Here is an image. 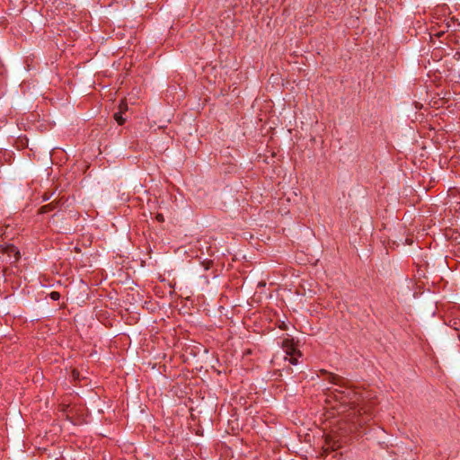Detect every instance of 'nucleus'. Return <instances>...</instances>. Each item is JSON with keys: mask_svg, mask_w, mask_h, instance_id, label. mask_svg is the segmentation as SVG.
<instances>
[{"mask_svg": "<svg viewBox=\"0 0 460 460\" xmlns=\"http://www.w3.org/2000/svg\"><path fill=\"white\" fill-rule=\"evenodd\" d=\"M327 401L331 402L332 400L339 402L337 405H333V408L341 409L340 412H345L347 408L351 412L348 415V417L353 421L361 425L363 422H366L368 418H363L362 420L354 419L358 418V415L360 416L362 411L366 412L365 406L361 405V400L358 394L349 387H342L333 388L329 391L327 395Z\"/></svg>", "mask_w": 460, "mask_h": 460, "instance_id": "f257e3e1", "label": "nucleus"}, {"mask_svg": "<svg viewBox=\"0 0 460 460\" xmlns=\"http://www.w3.org/2000/svg\"><path fill=\"white\" fill-rule=\"evenodd\" d=\"M282 348L287 355L285 359H288L289 363L292 365H297L298 358L301 357V352L296 349L293 341L285 339L282 341Z\"/></svg>", "mask_w": 460, "mask_h": 460, "instance_id": "f03ea898", "label": "nucleus"}, {"mask_svg": "<svg viewBox=\"0 0 460 460\" xmlns=\"http://www.w3.org/2000/svg\"><path fill=\"white\" fill-rule=\"evenodd\" d=\"M58 201H53V202H51V203H49V204H47V205H45V206H42V207L40 208L39 212H40V214L49 213V212H50V211L54 210V209L58 207Z\"/></svg>", "mask_w": 460, "mask_h": 460, "instance_id": "7ed1b4c3", "label": "nucleus"}, {"mask_svg": "<svg viewBox=\"0 0 460 460\" xmlns=\"http://www.w3.org/2000/svg\"><path fill=\"white\" fill-rule=\"evenodd\" d=\"M114 119L119 125H123L126 121V119L122 117V112L119 111L114 113Z\"/></svg>", "mask_w": 460, "mask_h": 460, "instance_id": "20e7f679", "label": "nucleus"}, {"mask_svg": "<svg viewBox=\"0 0 460 460\" xmlns=\"http://www.w3.org/2000/svg\"><path fill=\"white\" fill-rule=\"evenodd\" d=\"M126 111H128V104L126 102L121 101L119 105V111L124 113Z\"/></svg>", "mask_w": 460, "mask_h": 460, "instance_id": "39448f33", "label": "nucleus"}, {"mask_svg": "<svg viewBox=\"0 0 460 460\" xmlns=\"http://www.w3.org/2000/svg\"><path fill=\"white\" fill-rule=\"evenodd\" d=\"M49 296L52 300H58L60 298V294L57 291H52L50 294H49Z\"/></svg>", "mask_w": 460, "mask_h": 460, "instance_id": "423d86ee", "label": "nucleus"}, {"mask_svg": "<svg viewBox=\"0 0 460 460\" xmlns=\"http://www.w3.org/2000/svg\"><path fill=\"white\" fill-rule=\"evenodd\" d=\"M52 194L53 193H51V194L44 193V195L42 197L43 200L44 201L49 200L51 198Z\"/></svg>", "mask_w": 460, "mask_h": 460, "instance_id": "0eeeda50", "label": "nucleus"}, {"mask_svg": "<svg viewBox=\"0 0 460 460\" xmlns=\"http://www.w3.org/2000/svg\"><path fill=\"white\" fill-rule=\"evenodd\" d=\"M156 218H157V220H158V221H163V220H164L163 216H162V215H160V214H159V215H157Z\"/></svg>", "mask_w": 460, "mask_h": 460, "instance_id": "6e6552de", "label": "nucleus"}]
</instances>
